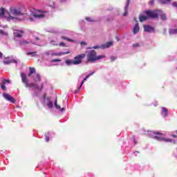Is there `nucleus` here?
<instances>
[{"label": "nucleus", "mask_w": 177, "mask_h": 177, "mask_svg": "<svg viewBox=\"0 0 177 177\" xmlns=\"http://www.w3.org/2000/svg\"><path fill=\"white\" fill-rule=\"evenodd\" d=\"M87 62H96L100 60V59H105L106 55H97L96 50H93L89 51L87 54Z\"/></svg>", "instance_id": "1"}, {"label": "nucleus", "mask_w": 177, "mask_h": 177, "mask_svg": "<svg viewBox=\"0 0 177 177\" xmlns=\"http://www.w3.org/2000/svg\"><path fill=\"white\" fill-rule=\"evenodd\" d=\"M21 78L22 80L23 84H25L26 88L33 87L35 89H38V84H34L32 82L28 83V79L27 78V76H26V74H24V73H21Z\"/></svg>", "instance_id": "2"}, {"label": "nucleus", "mask_w": 177, "mask_h": 177, "mask_svg": "<svg viewBox=\"0 0 177 177\" xmlns=\"http://www.w3.org/2000/svg\"><path fill=\"white\" fill-rule=\"evenodd\" d=\"M17 16H24V12H21L20 10H17V9H12L10 10L9 18L11 20H13V19H19Z\"/></svg>", "instance_id": "3"}, {"label": "nucleus", "mask_w": 177, "mask_h": 177, "mask_svg": "<svg viewBox=\"0 0 177 177\" xmlns=\"http://www.w3.org/2000/svg\"><path fill=\"white\" fill-rule=\"evenodd\" d=\"M146 15L148 17V19H158V12L157 10H146Z\"/></svg>", "instance_id": "4"}, {"label": "nucleus", "mask_w": 177, "mask_h": 177, "mask_svg": "<svg viewBox=\"0 0 177 177\" xmlns=\"http://www.w3.org/2000/svg\"><path fill=\"white\" fill-rule=\"evenodd\" d=\"M86 57V54H80L77 55L76 57H74V64L75 66H77V64H81L82 63V59H85Z\"/></svg>", "instance_id": "5"}, {"label": "nucleus", "mask_w": 177, "mask_h": 177, "mask_svg": "<svg viewBox=\"0 0 177 177\" xmlns=\"http://www.w3.org/2000/svg\"><path fill=\"white\" fill-rule=\"evenodd\" d=\"M3 97H4L6 100H8V102H10L11 103H16V99L12 97V95H10L9 93H3Z\"/></svg>", "instance_id": "6"}, {"label": "nucleus", "mask_w": 177, "mask_h": 177, "mask_svg": "<svg viewBox=\"0 0 177 177\" xmlns=\"http://www.w3.org/2000/svg\"><path fill=\"white\" fill-rule=\"evenodd\" d=\"M143 28H144V31H145V32H154V31H155L154 27H151L149 25H144Z\"/></svg>", "instance_id": "7"}, {"label": "nucleus", "mask_w": 177, "mask_h": 177, "mask_svg": "<svg viewBox=\"0 0 177 177\" xmlns=\"http://www.w3.org/2000/svg\"><path fill=\"white\" fill-rule=\"evenodd\" d=\"M23 34H24V31L23 30H17V32H14V35L16 38H23Z\"/></svg>", "instance_id": "8"}, {"label": "nucleus", "mask_w": 177, "mask_h": 177, "mask_svg": "<svg viewBox=\"0 0 177 177\" xmlns=\"http://www.w3.org/2000/svg\"><path fill=\"white\" fill-rule=\"evenodd\" d=\"M32 16L35 19H44L45 17V12H42L40 14H32Z\"/></svg>", "instance_id": "9"}, {"label": "nucleus", "mask_w": 177, "mask_h": 177, "mask_svg": "<svg viewBox=\"0 0 177 177\" xmlns=\"http://www.w3.org/2000/svg\"><path fill=\"white\" fill-rule=\"evenodd\" d=\"M93 74H95V72H93L88 74V75H86L85 78L83 80V81L82 82L80 86L78 87V89H81V88H82V85H84V82H85V81H86V80L89 78V77H91V75H93Z\"/></svg>", "instance_id": "10"}, {"label": "nucleus", "mask_w": 177, "mask_h": 177, "mask_svg": "<svg viewBox=\"0 0 177 177\" xmlns=\"http://www.w3.org/2000/svg\"><path fill=\"white\" fill-rule=\"evenodd\" d=\"M32 77L34 82H39L41 81V75L39 74L36 73Z\"/></svg>", "instance_id": "11"}, {"label": "nucleus", "mask_w": 177, "mask_h": 177, "mask_svg": "<svg viewBox=\"0 0 177 177\" xmlns=\"http://www.w3.org/2000/svg\"><path fill=\"white\" fill-rule=\"evenodd\" d=\"M110 46H113V41H109L106 43L102 46V49H107L108 48H110Z\"/></svg>", "instance_id": "12"}, {"label": "nucleus", "mask_w": 177, "mask_h": 177, "mask_svg": "<svg viewBox=\"0 0 177 177\" xmlns=\"http://www.w3.org/2000/svg\"><path fill=\"white\" fill-rule=\"evenodd\" d=\"M139 24H136V25L134 26L133 28V34H138V32H139Z\"/></svg>", "instance_id": "13"}, {"label": "nucleus", "mask_w": 177, "mask_h": 177, "mask_svg": "<svg viewBox=\"0 0 177 177\" xmlns=\"http://www.w3.org/2000/svg\"><path fill=\"white\" fill-rule=\"evenodd\" d=\"M54 106H55V107H56V109H57V110H59V111H64V108H62V106L57 105V98L55 99Z\"/></svg>", "instance_id": "14"}, {"label": "nucleus", "mask_w": 177, "mask_h": 177, "mask_svg": "<svg viewBox=\"0 0 177 177\" xmlns=\"http://www.w3.org/2000/svg\"><path fill=\"white\" fill-rule=\"evenodd\" d=\"M162 115L163 117H168V109L165 107H162Z\"/></svg>", "instance_id": "15"}, {"label": "nucleus", "mask_w": 177, "mask_h": 177, "mask_svg": "<svg viewBox=\"0 0 177 177\" xmlns=\"http://www.w3.org/2000/svg\"><path fill=\"white\" fill-rule=\"evenodd\" d=\"M29 70H30V73L28 74V76L32 77V74H35V68L30 67Z\"/></svg>", "instance_id": "16"}, {"label": "nucleus", "mask_w": 177, "mask_h": 177, "mask_svg": "<svg viewBox=\"0 0 177 177\" xmlns=\"http://www.w3.org/2000/svg\"><path fill=\"white\" fill-rule=\"evenodd\" d=\"M140 21L143 22V21H146V20H148L149 17L145 16V15H141L140 16Z\"/></svg>", "instance_id": "17"}, {"label": "nucleus", "mask_w": 177, "mask_h": 177, "mask_svg": "<svg viewBox=\"0 0 177 177\" xmlns=\"http://www.w3.org/2000/svg\"><path fill=\"white\" fill-rule=\"evenodd\" d=\"M65 63L68 65V66H71V64H73L74 66H75V64L74 63V59H68L65 62Z\"/></svg>", "instance_id": "18"}, {"label": "nucleus", "mask_w": 177, "mask_h": 177, "mask_svg": "<svg viewBox=\"0 0 177 177\" xmlns=\"http://www.w3.org/2000/svg\"><path fill=\"white\" fill-rule=\"evenodd\" d=\"M159 2L162 5H167V3H169V2H171V0H159Z\"/></svg>", "instance_id": "19"}, {"label": "nucleus", "mask_w": 177, "mask_h": 177, "mask_svg": "<svg viewBox=\"0 0 177 177\" xmlns=\"http://www.w3.org/2000/svg\"><path fill=\"white\" fill-rule=\"evenodd\" d=\"M169 33L171 35H173L174 34H177V28L176 29H169Z\"/></svg>", "instance_id": "20"}, {"label": "nucleus", "mask_w": 177, "mask_h": 177, "mask_svg": "<svg viewBox=\"0 0 177 177\" xmlns=\"http://www.w3.org/2000/svg\"><path fill=\"white\" fill-rule=\"evenodd\" d=\"M28 44V41H27L26 40H21L19 41V45L21 46H23L24 45H27Z\"/></svg>", "instance_id": "21"}, {"label": "nucleus", "mask_w": 177, "mask_h": 177, "mask_svg": "<svg viewBox=\"0 0 177 177\" xmlns=\"http://www.w3.org/2000/svg\"><path fill=\"white\" fill-rule=\"evenodd\" d=\"M1 88L3 89V91H6V83L5 82H3L1 83Z\"/></svg>", "instance_id": "22"}, {"label": "nucleus", "mask_w": 177, "mask_h": 177, "mask_svg": "<svg viewBox=\"0 0 177 177\" xmlns=\"http://www.w3.org/2000/svg\"><path fill=\"white\" fill-rule=\"evenodd\" d=\"M5 15V9L3 8H0V17H2Z\"/></svg>", "instance_id": "23"}, {"label": "nucleus", "mask_w": 177, "mask_h": 177, "mask_svg": "<svg viewBox=\"0 0 177 177\" xmlns=\"http://www.w3.org/2000/svg\"><path fill=\"white\" fill-rule=\"evenodd\" d=\"M163 142H166L167 143H168V142H172L173 140L171 138H163Z\"/></svg>", "instance_id": "24"}, {"label": "nucleus", "mask_w": 177, "mask_h": 177, "mask_svg": "<svg viewBox=\"0 0 177 177\" xmlns=\"http://www.w3.org/2000/svg\"><path fill=\"white\" fill-rule=\"evenodd\" d=\"M153 139H156V140L160 141V140H163L164 138L162 137H159L157 136H155L153 137Z\"/></svg>", "instance_id": "25"}, {"label": "nucleus", "mask_w": 177, "mask_h": 177, "mask_svg": "<svg viewBox=\"0 0 177 177\" xmlns=\"http://www.w3.org/2000/svg\"><path fill=\"white\" fill-rule=\"evenodd\" d=\"M28 56H30V55H33L32 56H37V52H28L26 53Z\"/></svg>", "instance_id": "26"}, {"label": "nucleus", "mask_w": 177, "mask_h": 177, "mask_svg": "<svg viewBox=\"0 0 177 177\" xmlns=\"http://www.w3.org/2000/svg\"><path fill=\"white\" fill-rule=\"evenodd\" d=\"M47 106L49 107V109H52V107H53V103L50 101L48 102Z\"/></svg>", "instance_id": "27"}, {"label": "nucleus", "mask_w": 177, "mask_h": 177, "mask_svg": "<svg viewBox=\"0 0 177 177\" xmlns=\"http://www.w3.org/2000/svg\"><path fill=\"white\" fill-rule=\"evenodd\" d=\"M153 135H159L160 136H162V133L158 132V131H153Z\"/></svg>", "instance_id": "28"}, {"label": "nucleus", "mask_w": 177, "mask_h": 177, "mask_svg": "<svg viewBox=\"0 0 177 177\" xmlns=\"http://www.w3.org/2000/svg\"><path fill=\"white\" fill-rule=\"evenodd\" d=\"M3 82H4V84H10V80H6V79H3Z\"/></svg>", "instance_id": "29"}, {"label": "nucleus", "mask_w": 177, "mask_h": 177, "mask_svg": "<svg viewBox=\"0 0 177 177\" xmlns=\"http://www.w3.org/2000/svg\"><path fill=\"white\" fill-rule=\"evenodd\" d=\"M160 19L161 20H167V17L165 16V15H162L160 16Z\"/></svg>", "instance_id": "30"}, {"label": "nucleus", "mask_w": 177, "mask_h": 177, "mask_svg": "<svg viewBox=\"0 0 177 177\" xmlns=\"http://www.w3.org/2000/svg\"><path fill=\"white\" fill-rule=\"evenodd\" d=\"M62 39H66V41H68L69 42H73L72 39L67 38V37H62Z\"/></svg>", "instance_id": "31"}, {"label": "nucleus", "mask_w": 177, "mask_h": 177, "mask_svg": "<svg viewBox=\"0 0 177 177\" xmlns=\"http://www.w3.org/2000/svg\"><path fill=\"white\" fill-rule=\"evenodd\" d=\"M51 62L53 63H56V62H62V60H60L59 59H52Z\"/></svg>", "instance_id": "32"}, {"label": "nucleus", "mask_w": 177, "mask_h": 177, "mask_svg": "<svg viewBox=\"0 0 177 177\" xmlns=\"http://www.w3.org/2000/svg\"><path fill=\"white\" fill-rule=\"evenodd\" d=\"M69 53H70V51H66V52L59 53V55H68Z\"/></svg>", "instance_id": "33"}, {"label": "nucleus", "mask_w": 177, "mask_h": 177, "mask_svg": "<svg viewBox=\"0 0 177 177\" xmlns=\"http://www.w3.org/2000/svg\"><path fill=\"white\" fill-rule=\"evenodd\" d=\"M3 64H10V63H12V62H10V61H3Z\"/></svg>", "instance_id": "34"}, {"label": "nucleus", "mask_w": 177, "mask_h": 177, "mask_svg": "<svg viewBox=\"0 0 177 177\" xmlns=\"http://www.w3.org/2000/svg\"><path fill=\"white\" fill-rule=\"evenodd\" d=\"M154 2H156V0H151L149 1V5H154Z\"/></svg>", "instance_id": "35"}, {"label": "nucleus", "mask_w": 177, "mask_h": 177, "mask_svg": "<svg viewBox=\"0 0 177 177\" xmlns=\"http://www.w3.org/2000/svg\"><path fill=\"white\" fill-rule=\"evenodd\" d=\"M133 46H134L135 48H138V46H140V44L138 43H136L133 44Z\"/></svg>", "instance_id": "36"}, {"label": "nucleus", "mask_w": 177, "mask_h": 177, "mask_svg": "<svg viewBox=\"0 0 177 177\" xmlns=\"http://www.w3.org/2000/svg\"><path fill=\"white\" fill-rule=\"evenodd\" d=\"M59 46H66V44H64V42H61L59 44Z\"/></svg>", "instance_id": "37"}, {"label": "nucleus", "mask_w": 177, "mask_h": 177, "mask_svg": "<svg viewBox=\"0 0 177 177\" xmlns=\"http://www.w3.org/2000/svg\"><path fill=\"white\" fill-rule=\"evenodd\" d=\"M116 59H117V57H111V62H114V60H115Z\"/></svg>", "instance_id": "38"}, {"label": "nucleus", "mask_w": 177, "mask_h": 177, "mask_svg": "<svg viewBox=\"0 0 177 177\" xmlns=\"http://www.w3.org/2000/svg\"><path fill=\"white\" fill-rule=\"evenodd\" d=\"M133 140L135 145H137L138 142H136V139L135 138V136H133Z\"/></svg>", "instance_id": "39"}, {"label": "nucleus", "mask_w": 177, "mask_h": 177, "mask_svg": "<svg viewBox=\"0 0 177 177\" xmlns=\"http://www.w3.org/2000/svg\"><path fill=\"white\" fill-rule=\"evenodd\" d=\"M86 21H92L90 17H86Z\"/></svg>", "instance_id": "40"}, {"label": "nucleus", "mask_w": 177, "mask_h": 177, "mask_svg": "<svg viewBox=\"0 0 177 177\" xmlns=\"http://www.w3.org/2000/svg\"><path fill=\"white\" fill-rule=\"evenodd\" d=\"M49 140H50L49 137H48V136H46V142H49Z\"/></svg>", "instance_id": "41"}, {"label": "nucleus", "mask_w": 177, "mask_h": 177, "mask_svg": "<svg viewBox=\"0 0 177 177\" xmlns=\"http://www.w3.org/2000/svg\"><path fill=\"white\" fill-rule=\"evenodd\" d=\"M126 8H127V9H128V8H129V1H127Z\"/></svg>", "instance_id": "42"}, {"label": "nucleus", "mask_w": 177, "mask_h": 177, "mask_svg": "<svg viewBox=\"0 0 177 177\" xmlns=\"http://www.w3.org/2000/svg\"><path fill=\"white\" fill-rule=\"evenodd\" d=\"M93 49H99V46H95L93 47Z\"/></svg>", "instance_id": "43"}, {"label": "nucleus", "mask_w": 177, "mask_h": 177, "mask_svg": "<svg viewBox=\"0 0 177 177\" xmlns=\"http://www.w3.org/2000/svg\"><path fill=\"white\" fill-rule=\"evenodd\" d=\"M80 44H82V45H86V43L85 41H81Z\"/></svg>", "instance_id": "44"}, {"label": "nucleus", "mask_w": 177, "mask_h": 177, "mask_svg": "<svg viewBox=\"0 0 177 177\" xmlns=\"http://www.w3.org/2000/svg\"><path fill=\"white\" fill-rule=\"evenodd\" d=\"M128 15V12H125L124 14H123V16H127Z\"/></svg>", "instance_id": "45"}, {"label": "nucleus", "mask_w": 177, "mask_h": 177, "mask_svg": "<svg viewBox=\"0 0 177 177\" xmlns=\"http://www.w3.org/2000/svg\"><path fill=\"white\" fill-rule=\"evenodd\" d=\"M2 56H3V54L1 52H0V59H2Z\"/></svg>", "instance_id": "46"}, {"label": "nucleus", "mask_w": 177, "mask_h": 177, "mask_svg": "<svg viewBox=\"0 0 177 177\" xmlns=\"http://www.w3.org/2000/svg\"><path fill=\"white\" fill-rule=\"evenodd\" d=\"M79 91H80V89H78V88H77V89L75 91V93H78Z\"/></svg>", "instance_id": "47"}, {"label": "nucleus", "mask_w": 177, "mask_h": 177, "mask_svg": "<svg viewBox=\"0 0 177 177\" xmlns=\"http://www.w3.org/2000/svg\"><path fill=\"white\" fill-rule=\"evenodd\" d=\"M30 21H34V19L30 18Z\"/></svg>", "instance_id": "48"}, {"label": "nucleus", "mask_w": 177, "mask_h": 177, "mask_svg": "<svg viewBox=\"0 0 177 177\" xmlns=\"http://www.w3.org/2000/svg\"><path fill=\"white\" fill-rule=\"evenodd\" d=\"M171 136H172V138H177V136L175 135H172Z\"/></svg>", "instance_id": "49"}, {"label": "nucleus", "mask_w": 177, "mask_h": 177, "mask_svg": "<svg viewBox=\"0 0 177 177\" xmlns=\"http://www.w3.org/2000/svg\"><path fill=\"white\" fill-rule=\"evenodd\" d=\"M174 145L176 143V142L175 141V140H174Z\"/></svg>", "instance_id": "50"}, {"label": "nucleus", "mask_w": 177, "mask_h": 177, "mask_svg": "<svg viewBox=\"0 0 177 177\" xmlns=\"http://www.w3.org/2000/svg\"><path fill=\"white\" fill-rule=\"evenodd\" d=\"M36 39H37V40H38V39H39V38H38V37H36Z\"/></svg>", "instance_id": "51"}]
</instances>
